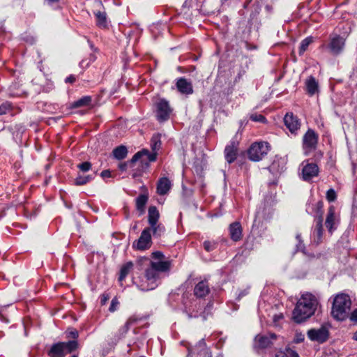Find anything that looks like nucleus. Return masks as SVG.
Here are the masks:
<instances>
[{
	"label": "nucleus",
	"instance_id": "obj_46",
	"mask_svg": "<svg viewBox=\"0 0 357 357\" xmlns=\"http://www.w3.org/2000/svg\"><path fill=\"white\" fill-rule=\"evenodd\" d=\"M350 319L352 321L357 322V309L355 310L350 316Z\"/></svg>",
	"mask_w": 357,
	"mask_h": 357
},
{
	"label": "nucleus",
	"instance_id": "obj_9",
	"mask_svg": "<svg viewBox=\"0 0 357 357\" xmlns=\"http://www.w3.org/2000/svg\"><path fill=\"white\" fill-rule=\"evenodd\" d=\"M318 137L312 130H308L303 139V146L306 155L315 150Z\"/></svg>",
	"mask_w": 357,
	"mask_h": 357
},
{
	"label": "nucleus",
	"instance_id": "obj_23",
	"mask_svg": "<svg viewBox=\"0 0 357 357\" xmlns=\"http://www.w3.org/2000/svg\"><path fill=\"white\" fill-rule=\"evenodd\" d=\"M170 180H159L157 184V192L160 195L167 194L172 188Z\"/></svg>",
	"mask_w": 357,
	"mask_h": 357
},
{
	"label": "nucleus",
	"instance_id": "obj_27",
	"mask_svg": "<svg viewBox=\"0 0 357 357\" xmlns=\"http://www.w3.org/2000/svg\"><path fill=\"white\" fill-rule=\"evenodd\" d=\"M284 166L283 162L280 160H274L269 167V171L273 174V176H277L278 174L280 173L284 170Z\"/></svg>",
	"mask_w": 357,
	"mask_h": 357
},
{
	"label": "nucleus",
	"instance_id": "obj_49",
	"mask_svg": "<svg viewBox=\"0 0 357 357\" xmlns=\"http://www.w3.org/2000/svg\"><path fill=\"white\" fill-rule=\"evenodd\" d=\"M75 80V78L73 76H70L66 78V82L73 83Z\"/></svg>",
	"mask_w": 357,
	"mask_h": 357
},
{
	"label": "nucleus",
	"instance_id": "obj_43",
	"mask_svg": "<svg viewBox=\"0 0 357 357\" xmlns=\"http://www.w3.org/2000/svg\"><path fill=\"white\" fill-rule=\"evenodd\" d=\"M68 337H73L77 339L79 336L78 331L77 330H71L68 332Z\"/></svg>",
	"mask_w": 357,
	"mask_h": 357
},
{
	"label": "nucleus",
	"instance_id": "obj_48",
	"mask_svg": "<svg viewBox=\"0 0 357 357\" xmlns=\"http://www.w3.org/2000/svg\"><path fill=\"white\" fill-rule=\"evenodd\" d=\"M185 183H183L182 184V186H183V191L185 192V194H188V192H192V190L190 189H188L185 186Z\"/></svg>",
	"mask_w": 357,
	"mask_h": 357
},
{
	"label": "nucleus",
	"instance_id": "obj_10",
	"mask_svg": "<svg viewBox=\"0 0 357 357\" xmlns=\"http://www.w3.org/2000/svg\"><path fill=\"white\" fill-rule=\"evenodd\" d=\"M151 244L150 229H144L138 240L133 243L132 247L139 250H145L150 248Z\"/></svg>",
	"mask_w": 357,
	"mask_h": 357
},
{
	"label": "nucleus",
	"instance_id": "obj_42",
	"mask_svg": "<svg viewBox=\"0 0 357 357\" xmlns=\"http://www.w3.org/2000/svg\"><path fill=\"white\" fill-rule=\"evenodd\" d=\"M152 257L155 261L163 260L165 258L164 255L160 251L153 252L152 253Z\"/></svg>",
	"mask_w": 357,
	"mask_h": 357
},
{
	"label": "nucleus",
	"instance_id": "obj_55",
	"mask_svg": "<svg viewBox=\"0 0 357 357\" xmlns=\"http://www.w3.org/2000/svg\"><path fill=\"white\" fill-rule=\"evenodd\" d=\"M71 357H77V355H73V356H71Z\"/></svg>",
	"mask_w": 357,
	"mask_h": 357
},
{
	"label": "nucleus",
	"instance_id": "obj_5",
	"mask_svg": "<svg viewBox=\"0 0 357 357\" xmlns=\"http://www.w3.org/2000/svg\"><path fill=\"white\" fill-rule=\"evenodd\" d=\"M270 146L268 142H255L248 150V158L250 160L258 162L267 155Z\"/></svg>",
	"mask_w": 357,
	"mask_h": 357
},
{
	"label": "nucleus",
	"instance_id": "obj_16",
	"mask_svg": "<svg viewBox=\"0 0 357 357\" xmlns=\"http://www.w3.org/2000/svg\"><path fill=\"white\" fill-rule=\"evenodd\" d=\"M238 143L232 141L225 149V159L229 163H231L236 158Z\"/></svg>",
	"mask_w": 357,
	"mask_h": 357
},
{
	"label": "nucleus",
	"instance_id": "obj_19",
	"mask_svg": "<svg viewBox=\"0 0 357 357\" xmlns=\"http://www.w3.org/2000/svg\"><path fill=\"white\" fill-rule=\"evenodd\" d=\"M210 290L208 283L206 280L201 281L196 284L194 294L197 297L202 298L208 294Z\"/></svg>",
	"mask_w": 357,
	"mask_h": 357
},
{
	"label": "nucleus",
	"instance_id": "obj_13",
	"mask_svg": "<svg viewBox=\"0 0 357 357\" xmlns=\"http://www.w3.org/2000/svg\"><path fill=\"white\" fill-rule=\"evenodd\" d=\"M284 121L286 127L291 133H295L300 128L298 118L292 113H287L284 118Z\"/></svg>",
	"mask_w": 357,
	"mask_h": 357
},
{
	"label": "nucleus",
	"instance_id": "obj_3",
	"mask_svg": "<svg viewBox=\"0 0 357 357\" xmlns=\"http://www.w3.org/2000/svg\"><path fill=\"white\" fill-rule=\"evenodd\" d=\"M351 302L349 296L345 294L337 295L333 301L332 315L338 320H343L349 312Z\"/></svg>",
	"mask_w": 357,
	"mask_h": 357
},
{
	"label": "nucleus",
	"instance_id": "obj_35",
	"mask_svg": "<svg viewBox=\"0 0 357 357\" xmlns=\"http://www.w3.org/2000/svg\"><path fill=\"white\" fill-rule=\"evenodd\" d=\"M323 202H318L315 206H314V212L316 213V215L317 216V220L319 218H323Z\"/></svg>",
	"mask_w": 357,
	"mask_h": 357
},
{
	"label": "nucleus",
	"instance_id": "obj_54",
	"mask_svg": "<svg viewBox=\"0 0 357 357\" xmlns=\"http://www.w3.org/2000/svg\"><path fill=\"white\" fill-rule=\"evenodd\" d=\"M296 238L298 239V241L300 242L301 241V236L300 235H297L296 236Z\"/></svg>",
	"mask_w": 357,
	"mask_h": 357
},
{
	"label": "nucleus",
	"instance_id": "obj_34",
	"mask_svg": "<svg viewBox=\"0 0 357 357\" xmlns=\"http://www.w3.org/2000/svg\"><path fill=\"white\" fill-rule=\"evenodd\" d=\"M276 357H298V354L295 351L288 348L284 351H279Z\"/></svg>",
	"mask_w": 357,
	"mask_h": 357
},
{
	"label": "nucleus",
	"instance_id": "obj_24",
	"mask_svg": "<svg viewBox=\"0 0 357 357\" xmlns=\"http://www.w3.org/2000/svg\"><path fill=\"white\" fill-rule=\"evenodd\" d=\"M305 85L307 93L312 96L318 91V82L313 77H310L305 81Z\"/></svg>",
	"mask_w": 357,
	"mask_h": 357
},
{
	"label": "nucleus",
	"instance_id": "obj_11",
	"mask_svg": "<svg viewBox=\"0 0 357 357\" xmlns=\"http://www.w3.org/2000/svg\"><path fill=\"white\" fill-rule=\"evenodd\" d=\"M307 336L312 341L322 343L328 339V331L326 326H322L319 328L309 330L307 331Z\"/></svg>",
	"mask_w": 357,
	"mask_h": 357
},
{
	"label": "nucleus",
	"instance_id": "obj_28",
	"mask_svg": "<svg viewBox=\"0 0 357 357\" xmlns=\"http://www.w3.org/2000/svg\"><path fill=\"white\" fill-rule=\"evenodd\" d=\"M112 153L116 159L122 160L126 157L128 150L125 146H119L113 150Z\"/></svg>",
	"mask_w": 357,
	"mask_h": 357
},
{
	"label": "nucleus",
	"instance_id": "obj_8",
	"mask_svg": "<svg viewBox=\"0 0 357 357\" xmlns=\"http://www.w3.org/2000/svg\"><path fill=\"white\" fill-rule=\"evenodd\" d=\"M156 118L160 122L166 121L169 119L172 109L168 101L165 99L160 100L155 105Z\"/></svg>",
	"mask_w": 357,
	"mask_h": 357
},
{
	"label": "nucleus",
	"instance_id": "obj_6",
	"mask_svg": "<svg viewBox=\"0 0 357 357\" xmlns=\"http://www.w3.org/2000/svg\"><path fill=\"white\" fill-rule=\"evenodd\" d=\"M160 272L150 266L145 271L144 279L139 284V289L142 291L154 289L157 286V280L160 278Z\"/></svg>",
	"mask_w": 357,
	"mask_h": 357
},
{
	"label": "nucleus",
	"instance_id": "obj_2",
	"mask_svg": "<svg viewBox=\"0 0 357 357\" xmlns=\"http://www.w3.org/2000/svg\"><path fill=\"white\" fill-rule=\"evenodd\" d=\"M318 306L317 298L310 293L302 294L293 311V319L301 323L312 316Z\"/></svg>",
	"mask_w": 357,
	"mask_h": 357
},
{
	"label": "nucleus",
	"instance_id": "obj_40",
	"mask_svg": "<svg viewBox=\"0 0 357 357\" xmlns=\"http://www.w3.org/2000/svg\"><path fill=\"white\" fill-rule=\"evenodd\" d=\"M326 198L329 202H333L336 198L335 192L333 189H330L326 192Z\"/></svg>",
	"mask_w": 357,
	"mask_h": 357
},
{
	"label": "nucleus",
	"instance_id": "obj_33",
	"mask_svg": "<svg viewBox=\"0 0 357 357\" xmlns=\"http://www.w3.org/2000/svg\"><path fill=\"white\" fill-rule=\"evenodd\" d=\"M91 98L90 96H84L73 103V107H80L90 104Z\"/></svg>",
	"mask_w": 357,
	"mask_h": 357
},
{
	"label": "nucleus",
	"instance_id": "obj_20",
	"mask_svg": "<svg viewBox=\"0 0 357 357\" xmlns=\"http://www.w3.org/2000/svg\"><path fill=\"white\" fill-rule=\"evenodd\" d=\"M50 357H65L66 351L63 342L54 344L48 352Z\"/></svg>",
	"mask_w": 357,
	"mask_h": 357
},
{
	"label": "nucleus",
	"instance_id": "obj_4",
	"mask_svg": "<svg viewBox=\"0 0 357 357\" xmlns=\"http://www.w3.org/2000/svg\"><path fill=\"white\" fill-rule=\"evenodd\" d=\"M160 213L155 206H150L148 211V222L150 233L152 232L154 238H160L165 232V228L162 223L159 222Z\"/></svg>",
	"mask_w": 357,
	"mask_h": 357
},
{
	"label": "nucleus",
	"instance_id": "obj_14",
	"mask_svg": "<svg viewBox=\"0 0 357 357\" xmlns=\"http://www.w3.org/2000/svg\"><path fill=\"white\" fill-rule=\"evenodd\" d=\"M276 338V335L273 333L266 335H257L255 337V346L259 348H266L270 346L272 344L271 340H275Z\"/></svg>",
	"mask_w": 357,
	"mask_h": 357
},
{
	"label": "nucleus",
	"instance_id": "obj_44",
	"mask_svg": "<svg viewBox=\"0 0 357 357\" xmlns=\"http://www.w3.org/2000/svg\"><path fill=\"white\" fill-rule=\"evenodd\" d=\"M100 176L102 177H112V172L109 170H104L100 173Z\"/></svg>",
	"mask_w": 357,
	"mask_h": 357
},
{
	"label": "nucleus",
	"instance_id": "obj_18",
	"mask_svg": "<svg viewBox=\"0 0 357 357\" xmlns=\"http://www.w3.org/2000/svg\"><path fill=\"white\" fill-rule=\"evenodd\" d=\"M229 234L234 241H239L242 237V227L239 222H235L229 225Z\"/></svg>",
	"mask_w": 357,
	"mask_h": 357
},
{
	"label": "nucleus",
	"instance_id": "obj_29",
	"mask_svg": "<svg viewBox=\"0 0 357 357\" xmlns=\"http://www.w3.org/2000/svg\"><path fill=\"white\" fill-rule=\"evenodd\" d=\"M96 17L97 25L100 28H106L107 26V15L105 12L95 13Z\"/></svg>",
	"mask_w": 357,
	"mask_h": 357
},
{
	"label": "nucleus",
	"instance_id": "obj_7",
	"mask_svg": "<svg viewBox=\"0 0 357 357\" xmlns=\"http://www.w3.org/2000/svg\"><path fill=\"white\" fill-rule=\"evenodd\" d=\"M346 38L338 34H331L329 38V42L327 48L329 52L333 56H337L342 54L344 50Z\"/></svg>",
	"mask_w": 357,
	"mask_h": 357
},
{
	"label": "nucleus",
	"instance_id": "obj_39",
	"mask_svg": "<svg viewBox=\"0 0 357 357\" xmlns=\"http://www.w3.org/2000/svg\"><path fill=\"white\" fill-rule=\"evenodd\" d=\"M215 245H216L215 243L211 242L208 241L204 242V248L208 252L213 250L215 248Z\"/></svg>",
	"mask_w": 357,
	"mask_h": 357
},
{
	"label": "nucleus",
	"instance_id": "obj_26",
	"mask_svg": "<svg viewBox=\"0 0 357 357\" xmlns=\"http://www.w3.org/2000/svg\"><path fill=\"white\" fill-rule=\"evenodd\" d=\"M136 321V319L133 317H130L124 326L121 327L117 333V340H120L125 337L126 334L128 333L130 328V326Z\"/></svg>",
	"mask_w": 357,
	"mask_h": 357
},
{
	"label": "nucleus",
	"instance_id": "obj_53",
	"mask_svg": "<svg viewBox=\"0 0 357 357\" xmlns=\"http://www.w3.org/2000/svg\"><path fill=\"white\" fill-rule=\"evenodd\" d=\"M46 1H48L49 3H54V2L59 1V0H46Z\"/></svg>",
	"mask_w": 357,
	"mask_h": 357
},
{
	"label": "nucleus",
	"instance_id": "obj_31",
	"mask_svg": "<svg viewBox=\"0 0 357 357\" xmlns=\"http://www.w3.org/2000/svg\"><path fill=\"white\" fill-rule=\"evenodd\" d=\"M313 42V38L310 36L303 39L299 47V54L302 55L307 49L308 46Z\"/></svg>",
	"mask_w": 357,
	"mask_h": 357
},
{
	"label": "nucleus",
	"instance_id": "obj_30",
	"mask_svg": "<svg viewBox=\"0 0 357 357\" xmlns=\"http://www.w3.org/2000/svg\"><path fill=\"white\" fill-rule=\"evenodd\" d=\"M133 267V264L131 261H128L121 268L120 275H119V280L122 281L125 279V278L127 276V275L129 273L130 270Z\"/></svg>",
	"mask_w": 357,
	"mask_h": 357
},
{
	"label": "nucleus",
	"instance_id": "obj_51",
	"mask_svg": "<svg viewBox=\"0 0 357 357\" xmlns=\"http://www.w3.org/2000/svg\"><path fill=\"white\" fill-rule=\"evenodd\" d=\"M303 340V336L302 335H300V337H298L297 342H301Z\"/></svg>",
	"mask_w": 357,
	"mask_h": 357
},
{
	"label": "nucleus",
	"instance_id": "obj_36",
	"mask_svg": "<svg viewBox=\"0 0 357 357\" xmlns=\"http://www.w3.org/2000/svg\"><path fill=\"white\" fill-rule=\"evenodd\" d=\"M11 109V104L8 102L2 103L0 105V115L6 114Z\"/></svg>",
	"mask_w": 357,
	"mask_h": 357
},
{
	"label": "nucleus",
	"instance_id": "obj_45",
	"mask_svg": "<svg viewBox=\"0 0 357 357\" xmlns=\"http://www.w3.org/2000/svg\"><path fill=\"white\" fill-rule=\"evenodd\" d=\"M109 299V296L108 294H102L101 296V304L105 305L107 301Z\"/></svg>",
	"mask_w": 357,
	"mask_h": 357
},
{
	"label": "nucleus",
	"instance_id": "obj_12",
	"mask_svg": "<svg viewBox=\"0 0 357 357\" xmlns=\"http://www.w3.org/2000/svg\"><path fill=\"white\" fill-rule=\"evenodd\" d=\"M338 221V218L335 215V207L333 206H330L328 210L325 222L326 227L329 232L332 233L335 229H336Z\"/></svg>",
	"mask_w": 357,
	"mask_h": 357
},
{
	"label": "nucleus",
	"instance_id": "obj_17",
	"mask_svg": "<svg viewBox=\"0 0 357 357\" xmlns=\"http://www.w3.org/2000/svg\"><path fill=\"white\" fill-rule=\"evenodd\" d=\"M303 178H309L318 176L319 167L315 163H307L302 169Z\"/></svg>",
	"mask_w": 357,
	"mask_h": 357
},
{
	"label": "nucleus",
	"instance_id": "obj_1",
	"mask_svg": "<svg viewBox=\"0 0 357 357\" xmlns=\"http://www.w3.org/2000/svg\"><path fill=\"white\" fill-rule=\"evenodd\" d=\"M161 135L154 134L151 139V152L148 149H142L135 153L128 165L133 168V177L144 176V174L149 167V162L156 160L158 151L161 147Z\"/></svg>",
	"mask_w": 357,
	"mask_h": 357
},
{
	"label": "nucleus",
	"instance_id": "obj_41",
	"mask_svg": "<svg viewBox=\"0 0 357 357\" xmlns=\"http://www.w3.org/2000/svg\"><path fill=\"white\" fill-rule=\"evenodd\" d=\"M119 303L117 300V298H114L112 300V302H111V305H110V307H109V310L111 312H114V311L116 310L117 307H118V305H119Z\"/></svg>",
	"mask_w": 357,
	"mask_h": 357
},
{
	"label": "nucleus",
	"instance_id": "obj_21",
	"mask_svg": "<svg viewBox=\"0 0 357 357\" xmlns=\"http://www.w3.org/2000/svg\"><path fill=\"white\" fill-rule=\"evenodd\" d=\"M323 218H319L316 220V227L313 233V241L316 244H319L322 239L323 235Z\"/></svg>",
	"mask_w": 357,
	"mask_h": 357
},
{
	"label": "nucleus",
	"instance_id": "obj_52",
	"mask_svg": "<svg viewBox=\"0 0 357 357\" xmlns=\"http://www.w3.org/2000/svg\"><path fill=\"white\" fill-rule=\"evenodd\" d=\"M353 339L357 341V331L354 334Z\"/></svg>",
	"mask_w": 357,
	"mask_h": 357
},
{
	"label": "nucleus",
	"instance_id": "obj_15",
	"mask_svg": "<svg viewBox=\"0 0 357 357\" xmlns=\"http://www.w3.org/2000/svg\"><path fill=\"white\" fill-rule=\"evenodd\" d=\"M176 85L178 91L182 94L190 95L193 93L192 83L185 78L178 79Z\"/></svg>",
	"mask_w": 357,
	"mask_h": 357
},
{
	"label": "nucleus",
	"instance_id": "obj_32",
	"mask_svg": "<svg viewBox=\"0 0 357 357\" xmlns=\"http://www.w3.org/2000/svg\"><path fill=\"white\" fill-rule=\"evenodd\" d=\"M64 345V349L66 353H72L73 351L76 350L78 347V343L75 340L68 341L66 342H63Z\"/></svg>",
	"mask_w": 357,
	"mask_h": 357
},
{
	"label": "nucleus",
	"instance_id": "obj_50",
	"mask_svg": "<svg viewBox=\"0 0 357 357\" xmlns=\"http://www.w3.org/2000/svg\"><path fill=\"white\" fill-rule=\"evenodd\" d=\"M199 344L200 345V347H204L205 346V343L204 342V340H201L199 342Z\"/></svg>",
	"mask_w": 357,
	"mask_h": 357
},
{
	"label": "nucleus",
	"instance_id": "obj_47",
	"mask_svg": "<svg viewBox=\"0 0 357 357\" xmlns=\"http://www.w3.org/2000/svg\"><path fill=\"white\" fill-rule=\"evenodd\" d=\"M87 180H76L75 185H83L86 183Z\"/></svg>",
	"mask_w": 357,
	"mask_h": 357
},
{
	"label": "nucleus",
	"instance_id": "obj_22",
	"mask_svg": "<svg viewBox=\"0 0 357 357\" xmlns=\"http://www.w3.org/2000/svg\"><path fill=\"white\" fill-rule=\"evenodd\" d=\"M170 265L169 261L158 260L151 261V266L160 273L168 271L170 268Z\"/></svg>",
	"mask_w": 357,
	"mask_h": 357
},
{
	"label": "nucleus",
	"instance_id": "obj_38",
	"mask_svg": "<svg viewBox=\"0 0 357 357\" xmlns=\"http://www.w3.org/2000/svg\"><path fill=\"white\" fill-rule=\"evenodd\" d=\"M91 167V164L89 162H84L77 165V167L84 172L89 171Z\"/></svg>",
	"mask_w": 357,
	"mask_h": 357
},
{
	"label": "nucleus",
	"instance_id": "obj_37",
	"mask_svg": "<svg viewBox=\"0 0 357 357\" xmlns=\"http://www.w3.org/2000/svg\"><path fill=\"white\" fill-rule=\"evenodd\" d=\"M250 119L255 122H261V123H266V118L261 115L258 114H253L250 116Z\"/></svg>",
	"mask_w": 357,
	"mask_h": 357
},
{
	"label": "nucleus",
	"instance_id": "obj_25",
	"mask_svg": "<svg viewBox=\"0 0 357 357\" xmlns=\"http://www.w3.org/2000/svg\"><path fill=\"white\" fill-rule=\"evenodd\" d=\"M148 201V196L142 194L139 195L136 199V208L139 211V215L144 214L145 211V206Z\"/></svg>",
	"mask_w": 357,
	"mask_h": 357
}]
</instances>
